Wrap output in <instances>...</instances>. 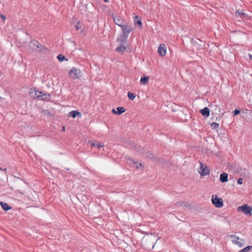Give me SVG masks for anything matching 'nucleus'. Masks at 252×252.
Wrapping results in <instances>:
<instances>
[{
    "mask_svg": "<svg viewBox=\"0 0 252 252\" xmlns=\"http://www.w3.org/2000/svg\"><path fill=\"white\" fill-rule=\"evenodd\" d=\"M230 237L233 239V238H236V240H232V242L233 243H235L236 244V245H237L239 247H242L243 246V244L241 242L239 241L238 240H239V238L237 236H236V235H231L230 236Z\"/></svg>",
    "mask_w": 252,
    "mask_h": 252,
    "instance_id": "9b49d317",
    "label": "nucleus"
},
{
    "mask_svg": "<svg viewBox=\"0 0 252 252\" xmlns=\"http://www.w3.org/2000/svg\"><path fill=\"white\" fill-rule=\"evenodd\" d=\"M0 204L1 205V208L4 210V211H8L11 209V207L9 206V205L5 203L4 202L1 201L0 203Z\"/></svg>",
    "mask_w": 252,
    "mask_h": 252,
    "instance_id": "dca6fc26",
    "label": "nucleus"
},
{
    "mask_svg": "<svg viewBox=\"0 0 252 252\" xmlns=\"http://www.w3.org/2000/svg\"><path fill=\"white\" fill-rule=\"evenodd\" d=\"M252 247L251 246H248L246 248H244L243 249L240 250L239 252H249L251 249Z\"/></svg>",
    "mask_w": 252,
    "mask_h": 252,
    "instance_id": "393cba45",
    "label": "nucleus"
},
{
    "mask_svg": "<svg viewBox=\"0 0 252 252\" xmlns=\"http://www.w3.org/2000/svg\"><path fill=\"white\" fill-rule=\"evenodd\" d=\"M39 42L36 40H32L30 42V47L33 50H36L37 47H39Z\"/></svg>",
    "mask_w": 252,
    "mask_h": 252,
    "instance_id": "ddd939ff",
    "label": "nucleus"
},
{
    "mask_svg": "<svg viewBox=\"0 0 252 252\" xmlns=\"http://www.w3.org/2000/svg\"><path fill=\"white\" fill-rule=\"evenodd\" d=\"M238 211L243 212L247 216H252V208L247 204L239 207L238 208Z\"/></svg>",
    "mask_w": 252,
    "mask_h": 252,
    "instance_id": "f03ea898",
    "label": "nucleus"
},
{
    "mask_svg": "<svg viewBox=\"0 0 252 252\" xmlns=\"http://www.w3.org/2000/svg\"><path fill=\"white\" fill-rule=\"evenodd\" d=\"M127 95L129 99L131 100H133L136 96V95L134 93H131L130 92H128Z\"/></svg>",
    "mask_w": 252,
    "mask_h": 252,
    "instance_id": "412c9836",
    "label": "nucleus"
},
{
    "mask_svg": "<svg viewBox=\"0 0 252 252\" xmlns=\"http://www.w3.org/2000/svg\"><path fill=\"white\" fill-rule=\"evenodd\" d=\"M200 167L198 168V171L201 176H205L210 173V170L208 168L207 166L203 164L202 163L200 162Z\"/></svg>",
    "mask_w": 252,
    "mask_h": 252,
    "instance_id": "7ed1b4c3",
    "label": "nucleus"
},
{
    "mask_svg": "<svg viewBox=\"0 0 252 252\" xmlns=\"http://www.w3.org/2000/svg\"><path fill=\"white\" fill-rule=\"evenodd\" d=\"M57 59L59 60V61L61 62H63L64 60H65L66 61H67V59H65V56H63V55H62V54H59L57 56Z\"/></svg>",
    "mask_w": 252,
    "mask_h": 252,
    "instance_id": "4be33fe9",
    "label": "nucleus"
},
{
    "mask_svg": "<svg viewBox=\"0 0 252 252\" xmlns=\"http://www.w3.org/2000/svg\"><path fill=\"white\" fill-rule=\"evenodd\" d=\"M212 201L213 204L218 208H220L223 206V200L221 198H218L217 195L212 196Z\"/></svg>",
    "mask_w": 252,
    "mask_h": 252,
    "instance_id": "423d86ee",
    "label": "nucleus"
},
{
    "mask_svg": "<svg viewBox=\"0 0 252 252\" xmlns=\"http://www.w3.org/2000/svg\"><path fill=\"white\" fill-rule=\"evenodd\" d=\"M149 240V241H152V238H150L149 239V240Z\"/></svg>",
    "mask_w": 252,
    "mask_h": 252,
    "instance_id": "37998d69",
    "label": "nucleus"
},
{
    "mask_svg": "<svg viewBox=\"0 0 252 252\" xmlns=\"http://www.w3.org/2000/svg\"><path fill=\"white\" fill-rule=\"evenodd\" d=\"M199 112L204 117H208L210 116V110L207 107L200 110Z\"/></svg>",
    "mask_w": 252,
    "mask_h": 252,
    "instance_id": "9d476101",
    "label": "nucleus"
},
{
    "mask_svg": "<svg viewBox=\"0 0 252 252\" xmlns=\"http://www.w3.org/2000/svg\"><path fill=\"white\" fill-rule=\"evenodd\" d=\"M126 50V47L121 45L119 47L117 48L116 50L118 52L123 54Z\"/></svg>",
    "mask_w": 252,
    "mask_h": 252,
    "instance_id": "f3484780",
    "label": "nucleus"
},
{
    "mask_svg": "<svg viewBox=\"0 0 252 252\" xmlns=\"http://www.w3.org/2000/svg\"><path fill=\"white\" fill-rule=\"evenodd\" d=\"M77 116L81 117V114L80 112H78L77 110H73L70 112L68 113V116L72 117L73 118H75Z\"/></svg>",
    "mask_w": 252,
    "mask_h": 252,
    "instance_id": "4468645a",
    "label": "nucleus"
},
{
    "mask_svg": "<svg viewBox=\"0 0 252 252\" xmlns=\"http://www.w3.org/2000/svg\"><path fill=\"white\" fill-rule=\"evenodd\" d=\"M220 180L221 182L225 183L228 181V174L226 173H223L220 175Z\"/></svg>",
    "mask_w": 252,
    "mask_h": 252,
    "instance_id": "2eb2a0df",
    "label": "nucleus"
},
{
    "mask_svg": "<svg viewBox=\"0 0 252 252\" xmlns=\"http://www.w3.org/2000/svg\"><path fill=\"white\" fill-rule=\"evenodd\" d=\"M117 111H116L115 109H113L112 110V112L114 114H118V115H121V114H122L123 113H124V112H125L126 111V109L124 107H118L117 108Z\"/></svg>",
    "mask_w": 252,
    "mask_h": 252,
    "instance_id": "f8f14e48",
    "label": "nucleus"
},
{
    "mask_svg": "<svg viewBox=\"0 0 252 252\" xmlns=\"http://www.w3.org/2000/svg\"><path fill=\"white\" fill-rule=\"evenodd\" d=\"M69 76L73 79H77L81 77V71L74 67L72 68L69 72Z\"/></svg>",
    "mask_w": 252,
    "mask_h": 252,
    "instance_id": "39448f33",
    "label": "nucleus"
},
{
    "mask_svg": "<svg viewBox=\"0 0 252 252\" xmlns=\"http://www.w3.org/2000/svg\"><path fill=\"white\" fill-rule=\"evenodd\" d=\"M75 28L77 31L81 29V25L79 21L77 22V25H75Z\"/></svg>",
    "mask_w": 252,
    "mask_h": 252,
    "instance_id": "bb28decb",
    "label": "nucleus"
},
{
    "mask_svg": "<svg viewBox=\"0 0 252 252\" xmlns=\"http://www.w3.org/2000/svg\"><path fill=\"white\" fill-rule=\"evenodd\" d=\"M91 145L93 146H94V142H93V141H91Z\"/></svg>",
    "mask_w": 252,
    "mask_h": 252,
    "instance_id": "58836bf2",
    "label": "nucleus"
},
{
    "mask_svg": "<svg viewBox=\"0 0 252 252\" xmlns=\"http://www.w3.org/2000/svg\"><path fill=\"white\" fill-rule=\"evenodd\" d=\"M149 77H146L144 76L143 77H141L140 80V82L142 84L145 85L148 82Z\"/></svg>",
    "mask_w": 252,
    "mask_h": 252,
    "instance_id": "6ab92c4d",
    "label": "nucleus"
},
{
    "mask_svg": "<svg viewBox=\"0 0 252 252\" xmlns=\"http://www.w3.org/2000/svg\"><path fill=\"white\" fill-rule=\"evenodd\" d=\"M154 246H155V244L153 245L152 248H154Z\"/></svg>",
    "mask_w": 252,
    "mask_h": 252,
    "instance_id": "c03bdc74",
    "label": "nucleus"
},
{
    "mask_svg": "<svg viewBox=\"0 0 252 252\" xmlns=\"http://www.w3.org/2000/svg\"><path fill=\"white\" fill-rule=\"evenodd\" d=\"M191 44L198 50H200L205 45V43L199 38L191 39Z\"/></svg>",
    "mask_w": 252,
    "mask_h": 252,
    "instance_id": "20e7f679",
    "label": "nucleus"
},
{
    "mask_svg": "<svg viewBox=\"0 0 252 252\" xmlns=\"http://www.w3.org/2000/svg\"><path fill=\"white\" fill-rule=\"evenodd\" d=\"M47 116H49V117H51L52 116V114L51 112H48L47 114Z\"/></svg>",
    "mask_w": 252,
    "mask_h": 252,
    "instance_id": "e433bc0d",
    "label": "nucleus"
},
{
    "mask_svg": "<svg viewBox=\"0 0 252 252\" xmlns=\"http://www.w3.org/2000/svg\"><path fill=\"white\" fill-rule=\"evenodd\" d=\"M211 126L212 128L216 129L219 127V124L217 123H213L211 124Z\"/></svg>",
    "mask_w": 252,
    "mask_h": 252,
    "instance_id": "a878e982",
    "label": "nucleus"
},
{
    "mask_svg": "<svg viewBox=\"0 0 252 252\" xmlns=\"http://www.w3.org/2000/svg\"><path fill=\"white\" fill-rule=\"evenodd\" d=\"M0 170H3L5 172H6V171H7L6 168H4L3 169L1 167H0Z\"/></svg>",
    "mask_w": 252,
    "mask_h": 252,
    "instance_id": "4c0bfd02",
    "label": "nucleus"
},
{
    "mask_svg": "<svg viewBox=\"0 0 252 252\" xmlns=\"http://www.w3.org/2000/svg\"><path fill=\"white\" fill-rule=\"evenodd\" d=\"M17 191L19 193H21V194H24V192H23L22 190H21V189H17Z\"/></svg>",
    "mask_w": 252,
    "mask_h": 252,
    "instance_id": "f704fd0d",
    "label": "nucleus"
},
{
    "mask_svg": "<svg viewBox=\"0 0 252 252\" xmlns=\"http://www.w3.org/2000/svg\"><path fill=\"white\" fill-rule=\"evenodd\" d=\"M121 28H122V32H123V34H122L123 39H122V41L126 40L127 39L129 33L132 30V27H131V26L129 25L126 22L125 25H124Z\"/></svg>",
    "mask_w": 252,
    "mask_h": 252,
    "instance_id": "f257e3e1",
    "label": "nucleus"
},
{
    "mask_svg": "<svg viewBox=\"0 0 252 252\" xmlns=\"http://www.w3.org/2000/svg\"><path fill=\"white\" fill-rule=\"evenodd\" d=\"M0 18L1 19L3 20V21H4L6 19V17L5 16H4V15H1L0 14Z\"/></svg>",
    "mask_w": 252,
    "mask_h": 252,
    "instance_id": "2f4dec72",
    "label": "nucleus"
},
{
    "mask_svg": "<svg viewBox=\"0 0 252 252\" xmlns=\"http://www.w3.org/2000/svg\"><path fill=\"white\" fill-rule=\"evenodd\" d=\"M42 49V52H46L48 50L47 48H46V47H45L44 46H43V48Z\"/></svg>",
    "mask_w": 252,
    "mask_h": 252,
    "instance_id": "473e14b6",
    "label": "nucleus"
},
{
    "mask_svg": "<svg viewBox=\"0 0 252 252\" xmlns=\"http://www.w3.org/2000/svg\"><path fill=\"white\" fill-rule=\"evenodd\" d=\"M236 16L238 17L240 16V17L242 18L243 17H245L246 14L242 11H237L235 13Z\"/></svg>",
    "mask_w": 252,
    "mask_h": 252,
    "instance_id": "b1692460",
    "label": "nucleus"
},
{
    "mask_svg": "<svg viewBox=\"0 0 252 252\" xmlns=\"http://www.w3.org/2000/svg\"><path fill=\"white\" fill-rule=\"evenodd\" d=\"M62 131H65V127L64 126H63V127Z\"/></svg>",
    "mask_w": 252,
    "mask_h": 252,
    "instance_id": "a19ab883",
    "label": "nucleus"
},
{
    "mask_svg": "<svg viewBox=\"0 0 252 252\" xmlns=\"http://www.w3.org/2000/svg\"><path fill=\"white\" fill-rule=\"evenodd\" d=\"M35 97L37 98L40 100H48L50 99V94L47 93H43L42 95H38L37 92L35 93Z\"/></svg>",
    "mask_w": 252,
    "mask_h": 252,
    "instance_id": "6e6552de",
    "label": "nucleus"
},
{
    "mask_svg": "<svg viewBox=\"0 0 252 252\" xmlns=\"http://www.w3.org/2000/svg\"><path fill=\"white\" fill-rule=\"evenodd\" d=\"M134 22L137 25L139 26L142 25V22L140 19H139V17L137 16H136L134 18Z\"/></svg>",
    "mask_w": 252,
    "mask_h": 252,
    "instance_id": "5701e85b",
    "label": "nucleus"
},
{
    "mask_svg": "<svg viewBox=\"0 0 252 252\" xmlns=\"http://www.w3.org/2000/svg\"><path fill=\"white\" fill-rule=\"evenodd\" d=\"M97 148V149H98L100 150L101 148H102V150L100 153V154H103V151H104V145L103 144H99L95 145V148Z\"/></svg>",
    "mask_w": 252,
    "mask_h": 252,
    "instance_id": "aec40b11",
    "label": "nucleus"
},
{
    "mask_svg": "<svg viewBox=\"0 0 252 252\" xmlns=\"http://www.w3.org/2000/svg\"><path fill=\"white\" fill-rule=\"evenodd\" d=\"M113 18L115 23L118 26L122 27L126 22L119 16H113Z\"/></svg>",
    "mask_w": 252,
    "mask_h": 252,
    "instance_id": "0eeeda50",
    "label": "nucleus"
},
{
    "mask_svg": "<svg viewBox=\"0 0 252 252\" xmlns=\"http://www.w3.org/2000/svg\"><path fill=\"white\" fill-rule=\"evenodd\" d=\"M139 165H140V166H142V164L140 163Z\"/></svg>",
    "mask_w": 252,
    "mask_h": 252,
    "instance_id": "a18cd8bd",
    "label": "nucleus"
},
{
    "mask_svg": "<svg viewBox=\"0 0 252 252\" xmlns=\"http://www.w3.org/2000/svg\"><path fill=\"white\" fill-rule=\"evenodd\" d=\"M43 48V46L39 43V47H37L36 48L38 49V51H42V48Z\"/></svg>",
    "mask_w": 252,
    "mask_h": 252,
    "instance_id": "c756f323",
    "label": "nucleus"
},
{
    "mask_svg": "<svg viewBox=\"0 0 252 252\" xmlns=\"http://www.w3.org/2000/svg\"><path fill=\"white\" fill-rule=\"evenodd\" d=\"M146 156L151 159H153L155 157L154 155L151 153H147Z\"/></svg>",
    "mask_w": 252,
    "mask_h": 252,
    "instance_id": "cd10ccee",
    "label": "nucleus"
},
{
    "mask_svg": "<svg viewBox=\"0 0 252 252\" xmlns=\"http://www.w3.org/2000/svg\"><path fill=\"white\" fill-rule=\"evenodd\" d=\"M177 204L180 206H185V207H186L188 208L190 207V205L188 202H185V201L180 202H178L177 203Z\"/></svg>",
    "mask_w": 252,
    "mask_h": 252,
    "instance_id": "a211bd4d",
    "label": "nucleus"
},
{
    "mask_svg": "<svg viewBox=\"0 0 252 252\" xmlns=\"http://www.w3.org/2000/svg\"><path fill=\"white\" fill-rule=\"evenodd\" d=\"M166 48L164 44H161L158 47V53L161 56H164L166 54Z\"/></svg>",
    "mask_w": 252,
    "mask_h": 252,
    "instance_id": "1a4fd4ad",
    "label": "nucleus"
},
{
    "mask_svg": "<svg viewBox=\"0 0 252 252\" xmlns=\"http://www.w3.org/2000/svg\"><path fill=\"white\" fill-rule=\"evenodd\" d=\"M35 92H37L38 95H42L43 94V92H41V91H36Z\"/></svg>",
    "mask_w": 252,
    "mask_h": 252,
    "instance_id": "72a5a7b5",
    "label": "nucleus"
},
{
    "mask_svg": "<svg viewBox=\"0 0 252 252\" xmlns=\"http://www.w3.org/2000/svg\"><path fill=\"white\" fill-rule=\"evenodd\" d=\"M243 178H239L238 180H237V183L239 184H243Z\"/></svg>",
    "mask_w": 252,
    "mask_h": 252,
    "instance_id": "7c9ffc66",
    "label": "nucleus"
},
{
    "mask_svg": "<svg viewBox=\"0 0 252 252\" xmlns=\"http://www.w3.org/2000/svg\"><path fill=\"white\" fill-rule=\"evenodd\" d=\"M0 99H1V98L3 99L4 98H3V97H2L0 96Z\"/></svg>",
    "mask_w": 252,
    "mask_h": 252,
    "instance_id": "49530a36",
    "label": "nucleus"
},
{
    "mask_svg": "<svg viewBox=\"0 0 252 252\" xmlns=\"http://www.w3.org/2000/svg\"><path fill=\"white\" fill-rule=\"evenodd\" d=\"M109 0H104V1L106 2H107L109 1Z\"/></svg>",
    "mask_w": 252,
    "mask_h": 252,
    "instance_id": "79ce46f5",
    "label": "nucleus"
},
{
    "mask_svg": "<svg viewBox=\"0 0 252 252\" xmlns=\"http://www.w3.org/2000/svg\"><path fill=\"white\" fill-rule=\"evenodd\" d=\"M249 57L250 59H252V55L251 54H249Z\"/></svg>",
    "mask_w": 252,
    "mask_h": 252,
    "instance_id": "ea45409f",
    "label": "nucleus"
},
{
    "mask_svg": "<svg viewBox=\"0 0 252 252\" xmlns=\"http://www.w3.org/2000/svg\"><path fill=\"white\" fill-rule=\"evenodd\" d=\"M132 161H133V163H134V164L136 165V167L137 168H138V166L137 165V164H138V162L137 161L134 162L133 160Z\"/></svg>",
    "mask_w": 252,
    "mask_h": 252,
    "instance_id": "c9c22d12",
    "label": "nucleus"
},
{
    "mask_svg": "<svg viewBox=\"0 0 252 252\" xmlns=\"http://www.w3.org/2000/svg\"><path fill=\"white\" fill-rule=\"evenodd\" d=\"M240 111L239 110H238V109H235L233 112V116H235L237 115H238L239 114H240Z\"/></svg>",
    "mask_w": 252,
    "mask_h": 252,
    "instance_id": "c85d7f7f",
    "label": "nucleus"
}]
</instances>
